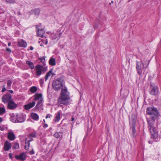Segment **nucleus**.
<instances>
[{
  "instance_id": "47",
  "label": "nucleus",
  "mask_w": 161,
  "mask_h": 161,
  "mask_svg": "<svg viewBox=\"0 0 161 161\" xmlns=\"http://www.w3.org/2000/svg\"><path fill=\"white\" fill-rule=\"evenodd\" d=\"M8 91L9 92H10L11 93H13V91L12 90H9Z\"/></svg>"
},
{
  "instance_id": "15",
  "label": "nucleus",
  "mask_w": 161,
  "mask_h": 161,
  "mask_svg": "<svg viewBox=\"0 0 161 161\" xmlns=\"http://www.w3.org/2000/svg\"><path fill=\"white\" fill-rule=\"evenodd\" d=\"M35 104V102H32L31 103H28L27 105H25L24 106V108L26 110H28L34 107Z\"/></svg>"
},
{
  "instance_id": "31",
  "label": "nucleus",
  "mask_w": 161,
  "mask_h": 161,
  "mask_svg": "<svg viewBox=\"0 0 161 161\" xmlns=\"http://www.w3.org/2000/svg\"><path fill=\"white\" fill-rule=\"evenodd\" d=\"M6 2L10 4H13L15 3V0H5Z\"/></svg>"
},
{
  "instance_id": "1",
  "label": "nucleus",
  "mask_w": 161,
  "mask_h": 161,
  "mask_svg": "<svg viewBox=\"0 0 161 161\" xmlns=\"http://www.w3.org/2000/svg\"><path fill=\"white\" fill-rule=\"evenodd\" d=\"M146 113L150 116L149 117L147 118V120L151 138L155 139L158 136V132L153 125L155 121L158 119L160 116L159 112L157 108L152 106L147 108Z\"/></svg>"
},
{
  "instance_id": "56",
  "label": "nucleus",
  "mask_w": 161,
  "mask_h": 161,
  "mask_svg": "<svg viewBox=\"0 0 161 161\" xmlns=\"http://www.w3.org/2000/svg\"><path fill=\"white\" fill-rule=\"evenodd\" d=\"M1 127V126H0V128Z\"/></svg>"
},
{
  "instance_id": "29",
  "label": "nucleus",
  "mask_w": 161,
  "mask_h": 161,
  "mask_svg": "<svg viewBox=\"0 0 161 161\" xmlns=\"http://www.w3.org/2000/svg\"><path fill=\"white\" fill-rule=\"evenodd\" d=\"M13 82V81L11 80H7V88L8 89H10L11 86V84Z\"/></svg>"
},
{
  "instance_id": "12",
  "label": "nucleus",
  "mask_w": 161,
  "mask_h": 161,
  "mask_svg": "<svg viewBox=\"0 0 161 161\" xmlns=\"http://www.w3.org/2000/svg\"><path fill=\"white\" fill-rule=\"evenodd\" d=\"M42 66L40 65H37L36 66L35 69L36 71V75L37 76H39L42 74Z\"/></svg>"
},
{
  "instance_id": "45",
  "label": "nucleus",
  "mask_w": 161,
  "mask_h": 161,
  "mask_svg": "<svg viewBox=\"0 0 161 161\" xmlns=\"http://www.w3.org/2000/svg\"><path fill=\"white\" fill-rule=\"evenodd\" d=\"M75 120V118L73 117H72L71 118V121H74Z\"/></svg>"
},
{
  "instance_id": "13",
  "label": "nucleus",
  "mask_w": 161,
  "mask_h": 161,
  "mask_svg": "<svg viewBox=\"0 0 161 161\" xmlns=\"http://www.w3.org/2000/svg\"><path fill=\"white\" fill-rule=\"evenodd\" d=\"M33 140V139L31 137H30L27 138L25 140V149L26 150H28L29 146L30 145V142Z\"/></svg>"
},
{
  "instance_id": "23",
  "label": "nucleus",
  "mask_w": 161,
  "mask_h": 161,
  "mask_svg": "<svg viewBox=\"0 0 161 161\" xmlns=\"http://www.w3.org/2000/svg\"><path fill=\"white\" fill-rule=\"evenodd\" d=\"M49 63L51 65H55L56 64V63L55 59L53 58H51L49 60Z\"/></svg>"
},
{
  "instance_id": "48",
  "label": "nucleus",
  "mask_w": 161,
  "mask_h": 161,
  "mask_svg": "<svg viewBox=\"0 0 161 161\" xmlns=\"http://www.w3.org/2000/svg\"><path fill=\"white\" fill-rule=\"evenodd\" d=\"M51 75H52V77H53L55 75V74L54 73H52V74H51Z\"/></svg>"
},
{
  "instance_id": "28",
  "label": "nucleus",
  "mask_w": 161,
  "mask_h": 161,
  "mask_svg": "<svg viewBox=\"0 0 161 161\" xmlns=\"http://www.w3.org/2000/svg\"><path fill=\"white\" fill-rule=\"evenodd\" d=\"M52 69H51L48 72H47L45 76V80H47V79L48 78V77L50 75L52 74Z\"/></svg>"
},
{
  "instance_id": "39",
  "label": "nucleus",
  "mask_w": 161,
  "mask_h": 161,
  "mask_svg": "<svg viewBox=\"0 0 161 161\" xmlns=\"http://www.w3.org/2000/svg\"><path fill=\"white\" fill-rule=\"evenodd\" d=\"M6 51L8 53H11V50L9 48H7L6 49Z\"/></svg>"
},
{
  "instance_id": "10",
  "label": "nucleus",
  "mask_w": 161,
  "mask_h": 161,
  "mask_svg": "<svg viewBox=\"0 0 161 161\" xmlns=\"http://www.w3.org/2000/svg\"><path fill=\"white\" fill-rule=\"evenodd\" d=\"M38 25H36V29L37 30V35L41 37H43V35L45 33V31L43 29H39Z\"/></svg>"
},
{
  "instance_id": "44",
  "label": "nucleus",
  "mask_w": 161,
  "mask_h": 161,
  "mask_svg": "<svg viewBox=\"0 0 161 161\" xmlns=\"http://www.w3.org/2000/svg\"><path fill=\"white\" fill-rule=\"evenodd\" d=\"M93 27H94V28L95 29L97 28V27H98V25H94Z\"/></svg>"
},
{
  "instance_id": "35",
  "label": "nucleus",
  "mask_w": 161,
  "mask_h": 161,
  "mask_svg": "<svg viewBox=\"0 0 161 161\" xmlns=\"http://www.w3.org/2000/svg\"><path fill=\"white\" fill-rule=\"evenodd\" d=\"M29 136H30L33 137H35L36 136V134L35 133H32L30 134L29 135Z\"/></svg>"
},
{
  "instance_id": "22",
  "label": "nucleus",
  "mask_w": 161,
  "mask_h": 161,
  "mask_svg": "<svg viewBox=\"0 0 161 161\" xmlns=\"http://www.w3.org/2000/svg\"><path fill=\"white\" fill-rule=\"evenodd\" d=\"M63 133L61 132H56L55 134H54L53 136L56 138H59V137H62L63 136Z\"/></svg>"
},
{
  "instance_id": "3",
  "label": "nucleus",
  "mask_w": 161,
  "mask_h": 161,
  "mask_svg": "<svg viewBox=\"0 0 161 161\" xmlns=\"http://www.w3.org/2000/svg\"><path fill=\"white\" fill-rule=\"evenodd\" d=\"M64 78L62 76L55 79L52 83L53 88L56 91L59 90L62 87H64Z\"/></svg>"
},
{
  "instance_id": "37",
  "label": "nucleus",
  "mask_w": 161,
  "mask_h": 161,
  "mask_svg": "<svg viewBox=\"0 0 161 161\" xmlns=\"http://www.w3.org/2000/svg\"><path fill=\"white\" fill-rule=\"evenodd\" d=\"M47 68L45 67H42V72H43V73H44L47 70Z\"/></svg>"
},
{
  "instance_id": "8",
  "label": "nucleus",
  "mask_w": 161,
  "mask_h": 161,
  "mask_svg": "<svg viewBox=\"0 0 161 161\" xmlns=\"http://www.w3.org/2000/svg\"><path fill=\"white\" fill-rule=\"evenodd\" d=\"M2 99L3 102L4 103H8L13 100L12 96L9 93H8L4 95L2 97Z\"/></svg>"
},
{
  "instance_id": "2",
  "label": "nucleus",
  "mask_w": 161,
  "mask_h": 161,
  "mask_svg": "<svg viewBox=\"0 0 161 161\" xmlns=\"http://www.w3.org/2000/svg\"><path fill=\"white\" fill-rule=\"evenodd\" d=\"M70 99L69 93L65 86L62 87L61 96L58 99L59 107H62L63 104L65 105L69 104V101Z\"/></svg>"
},
{
  "instance_id": "32",
  "label": "nucleus",
  "mask_w": 161,
  "mask_h": 161,
  "mask_svg": "<svg viewBox=\"0 0 161 161\" xmlns=\"http://www.w3.org/2000/svg\"><path fill=\"white\" fill-rule=\"evenodd\" d=\"M38 59L40 60L41 62H42L43 64H44L45 62V56H43L42 58H38Z\"/></svg>"
},
{
  "instance_id": "17",
  "label": "nucleus",
  "mask_w": 161,
  "mask_h": 161,
  "mask_svg": "<svg viewBox=\"0 0 161 161\" xmlns=\"http://www.w3.org/2000/svg\"><path fill=\"white\" fill-rule=\"evenodd\" d=\"M62 34V32H60L57 31L55 35H54L53 36H52V39H59Z\"/></svg>"
},
{
  "instance_id": "42",
  "label": "nucleus",
  "mask_w": 161,
  "mask_h": 161,
  "mask_svg": "<svg viewBox=\"0 0 161 161\" xmlns=\"http://www.w3.org/2000/svg\"><path fill=\"white\" fill-rule=\"evenodd\" d=\"M43 127L44 128H46V127H48V125L47 124H45Z\"/></svg>"
},
{
  "instance_id": "34",
  "label": "nucleus",
  "mask_w": 161,
  "mask_h": 161,
  "mask_svg": "<svg viewBox=\"0 0 161 161\" xmlns=\"http://www.w3.org/2000/svg\"><path fill=\"white\" fill-rule=\"evenodd\" d=\"M41 42H42V43L43 44H45L46 45H47L48 42V41L47 39L46 40H42L41 41Z\"/></svg>"
},
{
  "instance_id": "6",
  "label": "nucleus",
  "mask_w": 161,
  "mask_h": 161,
  "mask_svg": "<svg viewBox=\"0 0 161 161\" xmlns=\"http://www.w3.org/2000/svg\"><path fill=\"white\" fill-rule=\"evenodd\" d=\"M136 68L138 74L141 75L142 70L144 69V64L141 61H136Z\"/></svg>"
},
{
  "instance_id": "7",
  "label": "nucleus",
  "mask_w": 161,
  "mask_h": 161,
  "mask_svg": "<svg viewBox=\"0 0 161 161\" xmlns=\"http://www.w3.org/2000/svg\"><path fill=\"white\" fill-rule=\"evenodd\" d=\"M25 120L23 116L20 115L18 116L17 115L16 116L12 117L11 120L14 123H22Z\"/></svg>"
},
{
  "instance_id": "54",
  "label": "nucleus",
  "mask_w": 161,
  "mask_h": 161,
  "mask_svg": "<svg viewBox=\"0 0 161 161\" xmlns=\"http://www.w3.org/2000/svg\"><path fill=\"white\" fill-rule=\"evenodd\" d=\"M74 122H73V123L72 124L71 126H72V127H73V125L74 124Z\"/></svg>"
},
{
  "instance_id": "11",
  "label": "nucleus",
  "mask_w": 161,
  "mask_h": 161,
  "mask_svg": "<svg viewBox=\"0 0 161 161\" xmlns=\"http://www.w3.org/2000/svg\"><path fill=\"white\" fill-rule=\"evenodd\" d=\"M11 144L8 141H6L4 143L3 149L5 152L8 151L11 148Z\"/></svg>"
},
{
  "instance_id": "18",
  "label": "nucleus",
  "mask_w": 161,
  "mask_h": 161,
  "mask_svg": "<svg viewBox=\"0 0 161 161\" xmlns=\"http://www.w3.org/2000/svg\"><path fill=\"white\" fill-rule=\"evenodd\" d=\"M19 45L22 47H27L26 42L23 40H20L18 42Z\"/></svg>"
},
{
  "instance_id": "21",
  "label": "nucleus",
  "mask_w": 161,
  "mask_h": 161,
  "mask_svg": "<svg viewBox=\"0 0 161 161\" xmlns=\"http://www.w3.org/2000/svg\"><path fill=\"white\" fill-rule=\"evenodd\" d=\"M42 102L43 100L42 99L40 100L39 101L36 106V108H39L42 107Z\"/></svg>"
},
{
  "instance_id": "25",
  "label": "nucleus",
  "mask_w": 161,
  "mask_h": 161,
  "mask_svg": "<svg viewBox=\"0 0 161 161\" xmlns=\"http://www.w3.org/2000/svg\"><path fill=\"white\" fill-rule=\"evenodd\" d=\"M26 63L29 65L30 68L31 69H33L34 68V65L33 63L31 61H27Z\"/></svg>"
},
{
  "instance_id": "16",
  "label": "nucleus",
  "mask_w": 161,
  "mask_h": 161,
  "mask_svg": "<svg viewBox=\"0 0 161 161\" xmlns=\"http://www.w3.org/2000/svg\"><path fill=\"white\" fill-rule=\"evenodd\" d=\"M8 138L11 141L14 140L15 138V135L13 132H9L8 133Z\"/></svg>"
},
{
  "instance_id": "53",
  "label": "nucleus",
  "mask_w": 161,
  "mask_h": 161,
  "mask_svg": "<svg viewBox=\"0 0 161 161\" xmlns=\"http://www.w3.org/2000/svg\"><path fill=\"white\" fill-rule=\"evenodd\" d=\"M43 44L42 43H41L40 44V45L41 46H43Z\"/></svg>"
},
{
  "instance_id": "36",
  "label": "nucleus",
  "mask_w": 161,
  "mask_h": 161,
  "mask_svg": "<svg viewBox=\"0 0 161 161\" xmlns=\"http://www.w3.org/2000/svg\"><path fill=\"white\" fill-rule=\"evenodd\" d=\"M44 79H41L39 80L41 86L43 85L44 83Z\"/></svg>"
},
{
  "instance_id": "38",
  "label": "nucleus",
  "mask_w": 161,
  "mask_h": 161,
  "mask_svg": "<svg viewBox=\"0 0 161 161\" xmlns=\"http://www.w3.org/2000/svg\"><path fill=\"white\" fill-rule=\"evenodd\" d=\"M52 116V115H51L50 114H48L46 116V118L47 119V118H50Z\"/></svg>"
},
{
  "instance_id": "4",
  "label": "nucleus",
  "mask_w": 161,
  "mask_h": 161,
  "mask_svg": "<svg viewBox=\"0 0 161 161\" xmlns=\"http://www.w3.org/2000/svg\"><path fill=\"white\" fill-rule=\"evenodd\" d=\"M136 115L134 114H132L129 120L130 129H131L132 135L134 137H135L136 136Z\"/></svg>"
},
{
  "instance_id": "9",
  "label": "nucleus",
  "mask_w": 161,
  "mask_h": 161,
  "mask_svg": "<svg viewBox=\"0 0 161 161\" xmlns=\"http://www.w3.org/2000/svg\"><path fill=\"white\" fill-rule=\"evenodd\" d=\"M17 107V104L12 100L8 103L7 108L10 109H14Z\"/></svg>"
},
{
  "instance_id": "41",
  "label": "nucleus",
  "mask_w": 161,
  "mask_h": 161,
  "mask_svg": "<svg viewBox=\"0 0 161 161\" xmlns=\"http://www.w3.org/2000/svg\"><path fill=\"white\" fill-rule=\"evenodd\" d=\"M9 156L10 158L11 159L13 157H12V154L11 153H10L9 154Z\"/></svg>"
},
{
  "instance_id": "26",
  "label": "nucleus",
  "mask_w": 161,
  "mask_h": 161,
  "mask_svg": "<svg viewBox=\"0 0 161 161\" xmlns=\"http://www.w3.org/2000/svg\"><path fill=\"white\" fill-rule=\"evenodd\" d=\"M42 97V95L41 94L36 93L35 95L34 100L36 101L39 100Z\"/></svg>"
},
{
  "instance_id": "46",
  "label": "nucleus",
  "mask_w": 161,
  "mask_h": 161,
  "mask_svg": "<svg viewBox=\"0 0 161 161\" xmlns=\"http://www.w3.org/2000/svg\"><path fill=\"white\" fill-rule=\"evenodd\" d=\"M33 47L32 46H31L30 47V49L31 50H33Z\"/></svg>"
},
{
  "instance_id": "5",
  "label": "nucleus",
  "mask_w": 161,
  "mask_h": 161,
  "mask_svg": "<svg viewBox=\"0 0 161 161\" xmlns=\"http://www.w3.org/2000/svg\"><path fill=\"white\" fill-rule=\"evenodd\" d=\"M150 94L152 96L157 95L159 92V89L158 86L152 82L150 83Z\"/></svg>"
},
{
  "instance_id": "24",
  "label": "nucleus",
  "mask_w": 161,
  "mask_h": 161,
  "mask_svg": "<svg viewBox=\"0 0 161 161\" xmlns=\"http://www.w3.org/2000/svg\"><path fill=\"white\" fill-rule=\"evenodd\" d=\"M61 113L60 112H58L56 114L55 120V121L58 122L60 119Z\"/></svg>"
},
{
  "instance_id": "30",
  "label": "nucleus",
  "mask_w": 161,
  "mask_h": 161,
  "mask_svg": "<svg viewBox=\"0 0 161 161\" xmlns=\"http://www.w3.org/2000/svg\"><path fill=\"white\" fill-rule=\"evenodd\" d=\"M5 112V109L4 108L0 107V115H2Z\"/></svg>"
},
{
  "instance_id": "43",
  "label": "nucleus",
  "mask_w": 161,
  "mask_h": 161,
  "mask_svg": "<svg viewBox=\"0 0 161 161\" xmlns=\"http://www.w3.org/2000/svg\"><path fill=\"white\" fill-rule=\"evenodd\" d=\"M6 90V88H5V87H3V88L2 89V92H4Z\"/></svg>"
},
{
  "instance_id": "14",
  "label": "nucleus",
  "mask_w": 161,
  "mask_h": 161,
  "mask_svg": "<svg viewBox=\"0 0 161 161\" xmlns=\"http://www.w3.org/2000/svg\"><path fill=\"white\" fill-rule=\"evenodd\" d=\"M15 158L17 159L21 160L22 161L25 160L26 158V156L24 153L20 154L19 155H15Z\"/></svg>"
},
{
  "instance_id": "50",
  "label": "nucleus",
  "mask_w": 161,
  "mask_h": 161,
  "mask_svg": "<svg viewBox=\"0 0 161 161\" xmlns=\"http://www.w3.org/2000/svg\"><path fill=\"white\" fill-rule=\"evenodd\" d=\"M148 143H149V144H152V143H153V141H149L148 142Z\"/></svg>"
},
{
  "instance_id": "49",
  "label": "nucleus",
  "mask_w": 161,
  "mask_h": 161,
  "mask_svg": "<svg viewBox=\"0 0 161 161\" xmlns=\"http://www.w3.org/2000/svg\"><path fill=\"white\" fill-rule=\"evenodd\" d=\"M3 121V119L2 118L0 117V123H1Z\"/></svg>"
},
{
  "instance_id": "40",
  "label": "nucleus",
  "mask_w": 161,
  "mask_h": 161,
  "mask_svg": "<svg viewBox=\"0 0 161 161\" xmlns=\"http://www.w3.org/2000/svg\"><path fill=\"white\" fill-rule=\"evenodd\" d=\"M29 152L31 154H33L35 153L34 151L33 150H32L31 151H30Z\"/></svg>"
},
{
  "instance_id": "52",
  "label": "nucleus",
  "mask_w": 161,
  "mask_h": 161,
  "mask_svg": "<svg viewBox=\"0 0 161 161\" xmlns=\"http://www.w3.org/2000/svg\"><path fill=\"white\" fill-rule=\"evenodd\" d=\"M89 130H89V127H88V129H87V132H88L89 131Z\"/></svg>"
},
{
  "instance_id": "55",
  "label": "nucleus",
  "mask_w": 161,
  "mask_h": 161,
  "mask_svg": "<svg viewBox=\"0 0 161 161\" xmlns=\"http://www.w3.org/2000/svg\"><path fill=\"white\" fill-rule=\"evenodd\" d=\"M43 121L45 122V119H43Z\"/></svg>"
},
{
  "instance_id": "19",
  "label": "nucleus",
  "mask_w": 161,
  "mask_h": 161,
  "mask_svg": "<svg viewBox=\"0 0 161 161\" xmlns=\"http://www.w3.org/2000/svg\"><path fill=\"white\" fill-rule=\"evenodd\" d=\"M31 116V118L34 120H37L39 119V116L36 113H32Z\"/></svg>"
},
{
  "instance_id": "51",
  "label": "nucleus",
  "mask_w": 161,
  "mask_h": 161,
  "mask_svg": "<svg viewBox=\"0 0 161 161\" xmlns=\"http://www.w3.org/2000/svg\"><path fill=\"white\" fill-rule=\"evenodd\" d=\"M11 42H9L8 43V46H10L11 45Z\"/></svg>"
},
{
  "instance_id": "27",
  "label": "nucleus",
  "mask_w": 161,
  "mask_h": 161,
  "mask_svg": "<svg viewBox=\"0 0 161 161\" xmlns=\"http://www.w3.org/2000/svg\"><path fill=\"white\" fill-rule=\"evenodd\" d=\"M37 90V88L35 86H33L30 89V91L31 93H35L36 92Z\"/></svg>"
},
{
  "instance_id": "33",
  "label": "nucleus",
  "mask_w": 161,
  "mask_h": 161,
  "mask_svg": "<svg viewBox=\"0 0 161 161\" xmlns=\"http://www.w3.org/2000/svg\"><path fill=\"white\" fill-rule=\"evenodd\" d=\"M19 148V144L18 143L15 142L14 146L13 147V149H18Z\"/></svg>"
},
{
  "instance_id": "20",
  "label": "nucleus",
  "mask_w": 161,
  "mask_h": 161,
  "mask_svg": "<svg viewBox=\"0 0 161 161\" xmlns=\"http://www.w3.org/2000/svg\"><path fill=\"white\" fill-rule=\"evenodd\" d=\"M40 12V10L39 8H36L32 10L31 11V13H34L36 15H38Z\"/></svg>"
}]
</instances>
